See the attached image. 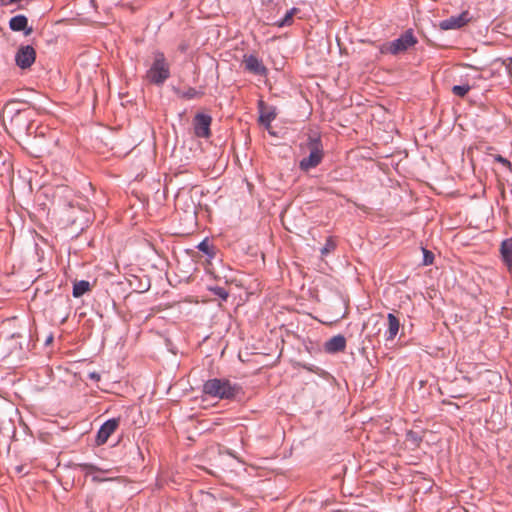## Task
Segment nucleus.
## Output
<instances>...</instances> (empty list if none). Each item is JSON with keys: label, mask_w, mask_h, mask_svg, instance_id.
<instances>
[{"label": "nucleus", "mask_w": 512, "mask_h": 512, "mask_svg": "<svg viewBox=\"0 0 512 512\" xmlns=\"http://www.w3.org/2000/svg\"><path fill=\"white\" fill-rule=\"evenodd\" d=\"M241 392V387L225 378H213L203 384V393L220 399H234Z\"/></svg>", "instance_id": "obj_1"}, {"label": "nucleus", "mask_w": 512, "mask_h": 512, "mask_svg": "<svg viewBox=\"0 0 512 512\" xmlns=\"http://www.w3.org/2000/svg\"><path fill=\"white\" fill-rule=\"evenodd\" d=\"M146 80L154 85L160 86L170 77V65L163 52L153 53V62L146 71Z\"/></svg>", "instance_id": "obj_2"}, {"label": "nucleus", "mask_w": 512, "mask_h": 512, "mask_svg": "<svg viewBox=\"0 0 512 512\" xmlns=\"http://www.w3.org/2000/svg\"><path fill=\"white\" fill-rule=\"evenodd\" d=\"M416 43L417 39L414 36L412 30H407L399 38L381 45L380 52L382 54L390 53L392 55H397L399 53L405 52Z\"/></svg>", "instance_id": "obj_3"}, {"label": "nucleus", "mask_w": 512, "mask_h": 512, "mask_svg": "<svg viewBox=\"0 0 512 512\" xmlns=\"http://www.w3.org/2000/svg\"><path fill=\"white\" fill-rule=\"evenodd\" d=\"M36 60V51L31 45H21L15 54V63L20 69H28Z\"/></svg>", "instance_id": "obj_4"}, {"label": "nucleus", "mask_w": 512, "mask_h": 512, "mask_svg": "<svg viewBox=\"0 0 512 512\" xmlns=\"http://www.w3.org/2000/svg\"><path fill=\"white\" fill-rule=\"evenodd\" d=\"M212 117L208 114L197 113L193 119V129L196 137L209 138L211 136Z\"/></svg>", "instance_id": "obj_5"}, {"label": "nucleus", "mask_w": 512, "mask_h": 512, "mask_svg": "<svg viewBox=\"0 0 512 512\" xmlns=\"http://www.w3.org/2000/svg\"><path fill=\"white\" fill-rule=\"evenodd\" d=\"M468 11H464L459 15L451 16L447 19L440 21L439 28L441 30H455L465 26L470 21Z\"/></svg>", "instance_id": "obj_6"}, {"label": "nucleus", "mask_w": 512, "mask_h": 512, "mask_svg": "<svg viewBox=\"0 0 512 512\" xmlns=\"http://www.w3.org/2000/svg\"><path fill=\"white\" fill-rule=\"evenodd\" d=\"M119 426V419L112 418L105 421L99 428L96 435V444L103 445Z\"/></svg>", "instance_id": "obj_7"}, {"label": "nucleus", "mask_w": 512, "mask_h": 512, "mask_svg": "<svg viewBox=\"0 0 512 512\" xmlns=\"http://www.w3.org/2000/svg\"><path fill=\"white\" fill-rule=\"evenodd\" d=\"M244 65L247 71L255 75L263 76L267 74V68L255 55L244 56Z\"/></svg>", "instance_id": "obj_8"}, {"label": "nucleus", "mask_w": 512, "mask_h": 512, "mask_svg": "<svg viewBox=\"0 0 512 512\" xmlns=\"http://www.w3.org/2000/svg\"><path fill=\"white\" fill-rule=\"evenodd\" d=\"M9 27L12 31H23L26 36L33 31L32 27H28V19L25 15L19 14L12 17L9 21Z\"/></svg>", "instance_id": "obj_9"}, {"label": "nucleus", "mask_w": 512, "mask_h": 512, "mask_svg": "<svg viewBox=\"0 0 512 512\" xmlns=\"http://www.w3.org/2000/svg\"><path fill=\"white\" fill-rule=\"evenodd\" d=\"M346 348V339L343 335H335L324 344L327 353L334 354L344 351Z\"/></svg>", "instance_id": "obj_10"}, {"label": "nucleus", "mask_w": 512, "mask_h": 512, "mask_svg": "<svg viewBox=\"0 0 512 512\" xmlns=\"http://www.w3.org/2000/svg\"><path fill=\"white\" fill-rule=\"evenodd\" d=\"M301 149L307 148L309 153L315 152L319 154H324V148L322 144L321 137L318 133H312L308 135L307 141L305 144H301Z\"/></svg>", "instance_id": "obj_11"}, {"label": "nucleus", "mask_w": 512, "mask_h": 512, "mask_svg": "<svg viewBox=\"0 0 512 512\" xmlns=\"http://www.w3.org/2000/svg\"><path fill=\"white\" fill-rule=\"evenodd\" d=\"M387 320L388 327L387 330L385 331L384 337L386 342H391L396 338L399 332L400 322L399 319L393 313H388Z\"/></svg>", "instance_id": "obj_12"}, {"label": "nucleus", "mask_w": 512, "mask_h": 512, "mask_svg": "<svg viewBox=\"0 0 512 512\" xmlns=\"http://www.w3.org/2000/svg\"><path fill=\"white\" fill-rule=\"evenodd\" d=\"M323 157L324 154L311 152L307 157L300 160L299 168L302 171H309L310 169L317 167L322 162Z\"/></svg>", "instance_id": "obj_13"}, {"label": "nucleus", "mask_w": 512, "mask_h": 512, "mask_svg": "<svg viewBox=\"0 0 512 512\" xmlns=\"http://www.w3.org/2000/svg\"><path fill=\"white\" fill-rule=\"evenodd\" d=\"M500 253L503 262L509 269L512 268V238H507L502 241L500 246Z\"/></svg>", "instance_id": "obj_14"}, {"label": "nucleus", "mask_w": 512, "mask_h": 512, "mask_svg": "<svg viewBox=\"0 0 512 512\" xmlns=\"http://www.w3.org/2000/svg\"><path fill=\"white\" fill-rule=\"evenodd\" d=\"M299 12V9L296 7L291 8L286 12L283 18L277 20L274 25L276 27L282 28L286 26H291L293 24L294 16Z\"/></svg>", "instance_id": "obj_15"}, {"label": "nucleus", "mask_w": 512, "mask_h": 512, "mask_svg": "<svg viewBox=\"0 0 512 512\" xmlns=\"http://www.w3.org/2000/svg\"><path fill=\"white\" fill-rule=\"evenodd\" d=\"M173 91L176 93V95L180 98L191 100L194 98L201 97L203 95L202 91H198L195 88H188L187 90L183 91L179 88L174 87Z\"/></svg>", "instance_id": "obj_16"}, {"label": "nucleus", "mask_w": 512, "mask_h": 512, "mask_svg": "<svg viewBox=\"0 0 512 512\" xmlns=\"http://www.w3.org/2000/svg\"><path fill=\"white\" fill-rule=\"evenodd\" d=\"M90 289V283L86 280H81L73 285L72 294L75 298L81 297Z\"/></svg>", "instance_id": "obj_17"}, {"label": "nucleus", "mask_w": 512, "mask_h": 512, "mask_svg": "<svg viewBox=\"0 0 512 512\" xmlns=\"http://www.w3.org/2000/svg\"><path fill=\"white\" fill-rule=\"evenodd\" d=\"M264 106L263 101L259 102V108L261 109V113L259 116L260 123L264 124L265 126H270L271 122L275 119L276 113L274 111H262V108Z\"/></svg>", "instance_id": "obj_18"}, {"label": "nucleus", "mask_w": 512, "mask_h": 512, "mask_svg": "<svg viewBox=\"0 0 512 512\" xmlns=\"http://www.w3.org/2000/svg\"><path fill=\"white\" fill-rule=\"evenodd\" d=\"M79 468L82 472H84L85 476H93L96 472H110V470L101 469L90 463H81L79 464Z\"/></svg>", "instance_id": "obj_19"}, {"label": "nucleus", "mask_w": 512, "mask_h": 512, "mask_svg": "<svg viewBox=\"0 0 512 512\" xmlns=\"http://www.w3.org/2000/svg\"><path fill=\"white\" fill-rule=\"evenodd\" d=\"M197 248L199 249V251L203 252L210 258H213L215 255L213 247L208 243L207 239H204L203 241H201L197 245Z\"/></svg>", "instance_id": "obj_20"}, {"label": "nucleus", "mask_w": 512, "mask_h": 512, "mask_svg": "<svg viewBox=\"0 0 512 512\" xmlns=\"http://www.w3.org/2000/svg\"><path fill=\"white\" fill-rule=\"evenodd\" d=\"M471 90V86L468 84L454 85L452 92L458 97H464Z\"/></svg>", "instance_id": "obj_21"}, {"label": "nucleus", "mask_w": 512, "mask_h": 512, "mask_svg": "<svg viewBox=\"0 0 512 512\" xmlns=\"http://www.w3.org/2000/svg\"><path fill=\"white\" fill-rule=\"evenodd\" d=\"M18 104H24V102H21L17 99H11V100H8L5 105H4V109H7L9 110L10 112H13L15 114H18L22 111V108H18L17 105Z\"/></svg>", "instance_id": "obj_22"}, {"label": "nucleus", "mask_w": 512, "mask_h": 512, "mask_svg": "<svg viewBox=\"0 0 512 512\" xmlns=\"http://www.w3.org/2000/svg\"><path fill=\"white\" fill-rule=\"evenodd\" d=\"M336 248V242L332 237L326 239V242L321 249V255L326 256L330 252L334 251Z\"/></svg>", "instance_id": "obj_23"}, {"label": "nucleus", "mask_w": 512, "mask_h": 512, "mask_svg": "<svg viewBox=\"0 0 512 512\" xmlns=\"http://www.w3.org/2000/svg\"><path fill=\"white\" fill-rule=\"evenodd\" d=\"M104 472H96L92 476V481L96 483L105 482V481H115L118 480V477H103L101 474Z\"/></svg>", "instance_id": "obj_24"}, {"label": "nucleus", "mask_w": 512, "mask_h": 512, "mask_svg": "<svg viewBox=\"0 0 512 512\" xmlns=\"http://www.w3.org/2000/svg\"><path fill=\"white\" fill-rule=\"evenodd\" d=\"M433 260H434V254L431 251L423 248V264L430 265L433 263Z\"/></svg>", "instance_id": "obj_25"}, {"label": "nucleus", "mask_w": 512, "mask_h": 512, "mask_svg": "<svg viewBox=\"0 0 512 512\" xmlns=\"http://www.w3.org/2000/svg\"><path fill=\"white\" fill-rule=\"evenodd\" d=\"M211 291L218 297H220L223 300H226L229 296L228 292L222 288V287H214L211 289Z\"/></svg>", "instance_id": "obj_26"}, {"label": "nucleus", "mask_w": 512, "mask_h": 512, "mask_svg": "<svg viewBox=\"0 0 512 512\" xmlns=\"http://www.w3.org/2000/svg\"><path fill=\"white\" fill-rule=\"evenodd\" d=\"M494 160L498 163H501L503 166H505L506 168H508L509 170L512 169V164L509 160H507L506 158L502 157L501 155H495L494 156Z\"/></svg>", "instance_id": "obj_27"}, {"label": "nucleus", "mask_w": 512, "mask_h": 512, "mask_svg": "<svg viewBox=\"0 0 512 512\" xmlns=\"http://www.w3.org/2000/svg\"><path fill=\"white\" fill-rule=\"evenodd\" d=\"M507 60L509 61V63H508V64H506V63L504 62L503 64L505 65V68H506V70H507L508 74H509V75H512V57H509Z\"/></svg>", "instance_id": "obj_28"}, {"label": "nucleus", "mask_w": 512, "mask_h": 512, "mask_svg": "<svg viewBox=\"0 0 512 512\" xmlns=\"http://www.w3.org/2000/svg\"><path fill=\"white\" fill-rule=\"evenodd\" d=\"M52 340V336H50L49 338H47V342H50Z\"/></svg>", "instance_id": "obj_29"}, {"label": "nucleus", "mask_w": 512, "mask_h": 512, "mask_svg": "<svg viewBox=\"0 0 512 512\" xmlns=\"http://www.w3.org/2000/svg\"><path fill=\"white\" fill-rule=\"evenodd\" d=\"M91 378H96L95 373H92V374H91Z\"/></svg>", "instance_id": "obj_30"}]
</instances>
